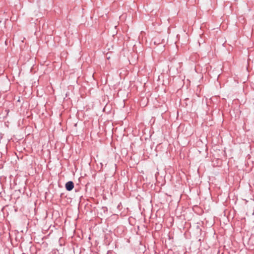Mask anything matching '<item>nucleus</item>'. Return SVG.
<instances>
[{
	"mask_svg": "<svg viewBox=\"0 0 254 254\" xmlns=\"http://www.w3.org/2000/svg\"><path fill=\"white\" fill-rule=\"evenodd\" d=\"M74 187V184L71 181L67 182L65 184V188L68 191L71 190Z\"/></svg>",
	"mask_w": 254,
	"mask_h": 254,
	"instance_id": "f257e3e1",
	"label": "nucleus"
}]
</instances>
